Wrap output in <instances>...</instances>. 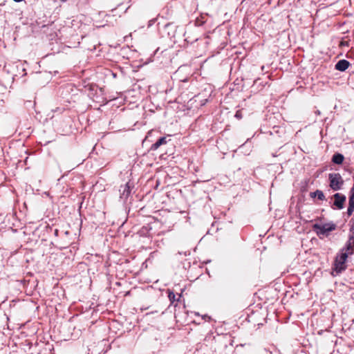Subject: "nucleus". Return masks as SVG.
I'll return each instance as SVG.
<instances>
[{"mask_svg": "<svg viewBox=\"0 0 354 354\" xmlns=\"http://www.w3.org/2000/svg\"><path fill=\"white\" fill-rule=\"evenodd\" d=\"M310 196L311 198H315V197H317V198L320 201H324L325 200V195L324 194L323 192L321 191V190H316L315 192H310Z\"/></svg>", "mask_w": 354, "mask_h": 354, "instance_id": "obj_9", "label": "nucleus"}, {"mask_svg": "<svg viewBox=\"0 0 354 354\" xmlns=\"http://www.w3.org/2000/svg\"><path fill=\"white\" fill-rule=\"evenodd\" d=\"M350 66L348 61L341 59L335 64V69L339 71H345Z\"/></svg>", "mask_w": 354, "mask_h": 354, "instance_id": "obj_6", "label": "nucleus"}, {"mask_svg": "<svg viewBox=\"0 0 354 354\" xmlns=\"http://www.w3.org/2000/svg\"><path fill=\"white\" fill-rule=\"evenodd\" d=\"M339 252L345 253L346 254V257L348 258L350 255H352L354 253V236H350L348 240L347 241L345 247H344Z\"/></svg>", "mask_w": 354, "mask_h": 354, "instance_id": "obj_5", "label": "nucleus"}, {"mask_svg": "<svg viewBox=\"0 0 354 354\" xmlns=\"http://www.w3.org/2000/svg\"><path fill=\"white\" fill-rule=\"evenodd\" d=\"M202 318L205 321H209L211 319L210 317L208 316L207 315H205L202 316Z\"/></svg>", "mask_w": 354, "mask_h": 354, "instance_id": "obj_16", "label": "nucleus"}, {"mask_svg": "<svg viewBox=\"0 0 354 354\" xmlns=\"http://www.w3.org/2000/svg\"><path fill=\"white\" fill-rule=\"evenodd\" d=\"M235 117L239 120L241 119L243 117L242 111L241 110L236 111L235 113Z\"/></svg>", "mask_w": 354, "mask_h": 354, "instance_id": "obj_15", "label": "nucleus"}, {"mask_svg": "<svg viewBox=\"0 0 354 354\" xmlns=\"http://www.w3.org/2000/svg\"><path fill=\"white\" fill-rule=\"evenodd\" d=\"M167 143L166 138L162 137L160 139H158L155 143H153L151 147V151H156L157 150L161 145H165Z\"/></svg>", "mask_w": 354, "mask_h": 354, "instance_id": "obj_7", "label": "nucleus"}, {"mask_svg": "<svg viewBox=\"0 0 354 354\" xmlns=\"http://www.w3.org/2000/svg\"><path fill=\"white\" fill-rule=\"evenodd\" d=\"M344 160V156L339 153H335L332 158L333 162L335 164H337V165L342 164Z\"/></svg>", "mask_w": 354, "mask_h": 354, "instance_id": "obj_8", "label": "nucleus"}, {"mask_svg": "<svg viewBox=\"0 0 354 354\" xmlns=\"http://www.w3.org/2000/svg\"><path fill=\"white\" fill-rule=\"evenodd\" d=\"M313 230L318 236H328L329 233L336 229V225L333 223H328L324 224L315 223L313 226Z\"/></svg>", "mask_w": 354, "mask_h": 354, "instance_id": "obj_1", "label": "nucleus"}, {"mask_svg": "<svg viewBox=\"0 0 354 354\" xmlns=\"http://www.w3.org/2000/svg\"><path fill=\"white\" fill-rule=\"evenodd\" d=\"M151 230V227L149 225H147V226H143L140 229L139 233L142 236H149Z\"/></svg>", "mask_w": 354, "mask_h": 354, "instance_id": "obj_12", "label": "nucleus"}, {"mask_svg": "<svg viewBox=\"0 0 354 354\" xmlns=\"http://www.w3.org/2000/svg\"><path fill=\"white\" fill-rule=\"evenodd\" d=\"M168 297L171 304H173L175 301H179L180 298L182 297V292L178 295V297L176 299L174 292L171 290H168Z\"/></svg>", "mask_w": 354, "mask_h": 354, "instance_id": "obj_11", "label": "nucleus"}, {"mask_svg": "<svg viewBox=\"0 0 354 354\" xmlns=\"http://www.w3.org/2000/svg\"><path fill=\"white\" fill-rule=\"evenodd\" d=\"M328 180L329 186L333 191L340 190L344 183V180L339 173L329 174Z\"/></svg>", "mask_w": 354, "mask_h": 354, "instance_id": "obj_3", "label": "nucleus"}, {"mask_svg": "<svg viewBox=\"0 0 354 354\" xmlns=\"http://www.w3.org/2000/svg\"><path fill=\"white\" fill-rule=\"evenodd\" d=\"M334 202L332 207L333 209H342L344 208L346 202V196L340 193H336L333 195Z\"/></svg>", "mask_w": 354, "mask_h": 354, "instance_id": "obj_4", "label": "nucleus"}, {"mask_svg": "<svg viewBox=\"0 0 354 354\" xmlns=\"http://www.w3.org/2000/svg\"><path fill=\"white\" fill-rule=\"evenodd\" d=\"M346 254L345 253L339 252V254L335 257L333 269V274L337 275L341 273L342 271L346 270V260H347Z\"/></svg>", "mask_w": 354, "mask_h": 354, "instance_id": "obj_2", "label": "nucleus"}, {"mask_svg": "<svg viewBox=\"0 0 354 354\" xmlns=\"http://www.w3.org/2000/svg\"><path fill=\"white\" fill-rule=\"evenodd\" d=\"M120 192H122L121 194H122V197H125V198L128 197V196L130 194V192H131L129 183H127L123 187H121Z\"/></svg>", "mask_w": 354, "mask_h": 354, "instance_id": "obj_10", "label": "nucleus"}, {"mask_svg": "<svg viewBox=\"0 0 354 354\" xmlns=\"http://www.w3.org/2000/svg\"><path fill=\"white\" fill-rule=\"evenodd\" d=\"M354 212V206L348 205V209H347V214L348 216H351L352 214Z\"/></svg>", "mask_w": 354, "mask_h": 354, "instance_id": "obj_14", "label": "nucleus"}, {"mask_svg": "<svg viewBox=\"0 0 354 354\" xmlns=\"http://www.w3.org/2000/svg\"><path fill=\"white\" fill-rule=\"evenodd\" d=\"M348 205L354 206V187L351 188L350 191Z\"/></svg>", "mask_w": 354, "mask_h": 354, "instance_id": "obj_13", "label": "nucleus"}]
</instances>
